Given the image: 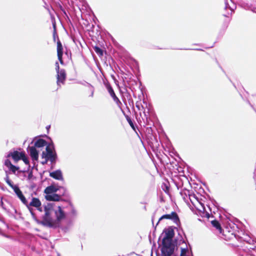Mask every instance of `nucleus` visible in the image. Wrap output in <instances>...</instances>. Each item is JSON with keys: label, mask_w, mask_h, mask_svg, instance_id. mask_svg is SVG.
<instances>
[{"label": "nucleus", "mask_w": 256, "mask_h": 256, "mask_svg": "<svg viewBox=\"0 0 256 256\" xmlns=\"http://www.w3.org/2000/svg\"><path fill=\"white\" fill-rule=\"evenodd\" d=\"M44 214L42 216V220L40 224L43 226L55 228L58 226V222L64 219L66 214L62 208L60 206L56 207L53 202H48L44 206Z\"/></svg>", "instance_id": "f257e3e1"}, {"label": "nucleus", "mask_w": 256, "mask_h": 256, "mask_svg": "<svg viewBox=\"0 0 256 256\" xmlns=\"http://www.w3.org/2000/svg\"><path fill=\"white\" fill-rule=\"evenodd\" d=\"M42 158H46L52 164L56 163L58 156L53 144H49L46 146V152L42 153Z\"/></svg>", "instance_id": "f03ea898"}, {"label": "nucleus", "mask_w": 256, "mask_h": 256, "mask_svg": "<svg viewBox=\"0 0 256 256\" xmlns=\"http://www.w3.org/2000/svg\"><path fill=\"white\" fill-rule=\"evenodd\" d=\"M174 245L172 241L168 240H162V247L161 249L162 256H171L174 252Z\"/></svg>", "instance_id": "7ed1b4c3"}, {"label": "nucleus", "mask_w": 256, "mask_h": 256, "mask_svg": "<svg viewBox=\"0 0 256 256\" xmlns=\"http://www.w3.org/2000/svg\"><path fill=\"white\" fill-rule=\"evenodd\" d=\"M188 200H190L192 204L198 210L202 211L204 212L206 211L204 204L198 200V198H196L194 194H191L189 196Z\"/></svg>", "instance_id": "20e7f679"}, {"label": "nucleus", "mask_w": 256, "mask_h": 256, "mask_svg": "<svg viewBox=\"0 0 256 256\" xmlns=\"http://www.w3.org/2000/svg\"><path fill=\"white\" fill-rule=\"evenodd\" d=\"M166 219L170 220L173 221V222L176 224H178L180 222V219L178 216V214L175 212H172L170 214H166L162 215L158 220L156 225L158 224V223L162 220Z\"/></svg>", "instance_id": "39448f33"}, {"label": "nucleus", "mask_w": 256, "mask_h": 256, "mask_svg": "<svg viewBox=\"0 0 256 256\" xmlns=\"http://www.w3.org/2000/svg\"><path fill=\"white\" fill-rule=\"evenodd\" d=\"M66 77V72L64 69H61L60 71L56 72V84L58 87L61 86V84H64Z\"/></svg>", "instance_id": "423d86ee"}, {"label": "nucleus", "mask_w": 256, "mask_h": 256, "mask_svg": "<svg viewBox=\"0 0 256 256\" xmlns=\"http://www.w3.org/2000/svg\"><path fill=\"white\" fill-rule=\"evenodd\" d=\"M29 206H32L36 208V209L40 212H42V203L40 200L36 198H32L31 202L28 204Z\"/></svg>", "instance_id": "0eeeda50"}, {"label": "nucleus", "mask_w": 256, "mask_h": 256, "mask_svg": "<svg viewBox=\"0 0 256 256\" xmlns=\"http://www.w3.org/2000/svg\"><path fill=\"white\" fill-rule=\"evenodd\" d=\"M57 54L60 63L62 64H64V61L62 60L63 48L59 40H58L57 42Z\"/></svg>", "instance_id": "6e6552de"}, {"label": "nucleus", "mask_w": 256, "mask_h": 256, "mask_svg": "<svg viewBox=\"0 0 256 256\" xmlns=\"http://www.w3.org/2000/svg\"><path fill=\"white\" fill-rule=\"evenodd\" d=\"M14 191L21 202L24 204H27L28 201L18 186H14Z\"/></svg>", "instance_id": "1a4fd4ad"}, {"label": "nucleus", "mask_w": 256, "mask_h": 256, "mask_svg": "<svg viewBox=\"0 0 256 256\" xmlns=\"http://www.w3.org/2000/svg\"><path fill=\"white\" fill-rule=\"evenodd\" d=\"M164 232L165 234L162 240H166L170 241H172V238L174 234V230L172 228H168V229L165 230Z\"/></svg>", "instance_id": "9d476101"}, {"label": "nucleus", "mask_w": 256, "mask_h": 256, "mask_svg": "<svg viewBox=\"0 0 256 256\" xmlns=\"http://www.w3.org/2000/svg\"><path fill=\"white\" fill-rule=\"evenodd\" d=\"M28 152L33 160H37L38 158V152L35 146H28Z\"/></svg>", "instance_id": "9b49d317"}, {"label": "nucleus", "mask_w": 256, "mask_h": 256, "mask_svg": "<svg viewBox=\"0 0 256 256\" xmlns=\"http://www.w3.org/2000/svg\"><path fill=\"white\" fill-rule=\"evenodd\" d=\"M238 5L245 10H251L254 12L256 13V8L254 7L252 4L243 1L240 2Z\"/></svg>", "instance_id": "f8f14e48"}, {"label": "nucleus", "mask_w": 256, "mask_h": 256, "mask_svg": "<svg viewBox=\"0 0 256 256\" xmlns=\"http://www.w3.org/2000/svg\"><path fill=\"white\" fill-rule=\"evenodd\" d=\"M24 156V152H18V151H14V152H10L8 153V154L7 155V157L9 158L10 156H12V158L15 161L17 162L20 160V158H22V156Z\"/></svg>", "instance_id": "ddd939ff"}, {"label": "nucleus", "mask_w": 256, "mask_h": 256, "mask_svg": "<svg viewBox=\"0 0 256 256\" xmlns=\"http://www.w3.org/2000/svg\"><path fill=\"white\" fill-rule=\"evenodd\" d=\"M78 84H81L85 86H86L88 88V91L90 92V94L89 96L90 98H93L94 95V86H92L90 84L86 82V81H80L78 82Z\"/></svg>", "instance_id": "4468645a"}, {"label": "nucleus", "mask_w": 256, "mask_h": 256, "mask_svg": "<svg viewBox=\"0 0 256 256\" xmlns=\"http://www.w3.org/2000/svg\"><path fill=\"white\" fill-rule=\"evenodd\" d=\"M68 209L70 211L67 214L68 217L70 220L75 218L77 216V212L74 206L71 204H69Z\"/></svg>", "instance_id": "2eb2a0df"}, {"label": "nucleus", "mask_w": 256, "mask_h": 256, "mask_svg": "<svg viewBox=\"0 0 256 256\" xmlns=\"http://www.w3.org/2000/svg\"><path fill=\"white\" fill-rule=\"evenodd\" d=\"M106 88L108 93L110 94V96H111V97L113 99L114 101H114H118V98L116 95L115 92H114L112 88L110 86V84H108V83L106 84Z\"/></svg>", "instance_id": "dca6fc26"}, {"label": "nucleus", "mask_w": 256, "mask_h": 256, "mask_svg": "<svg viewBox=\"0 0 256 256\" xmlns=\"http://www.w3.org/2000/svg\"><path fill=\"white\" fill-rule=\"evenodd\" d=\"M50 176L52 178L58 180H61L63 178L62 172L61 170H59L50 172Z\"/></svg>", "instance_id": "f3484780"}, {"label": "nucleus", "mask_w": 256, "mask_h": 256, "mask_svg": "<svg viewBox=\"0 0 256 256\" xmlns=\"http://www.w3.org/2000/svg\"><path fill=\"white\" fill-rule=\"evenodd\" d=\"M45 198L47 200L58 202L60 200V196L56 194H46Z\"/></svg>", "instance_id": "a211bd4d"}, {"label": "nucleus", "mask_w": 256, "mask_h": 256, "mask_svg": "<svg viewBox=\"0 0 256 256\" xmlns=\"http://www.w3.org/2000/svg\"><path fill=\"white\" fill-rule=\"evenodd\" d=\"M180 194L184 200L186 202L188 203V198H189V196L191 194L190 191L186 189H184L180 192Z\"/></svg>", "instance_id": "6ab92c4d"}, {"label": "nucleus", "mask_w": 256, "mask_h": 256, "mask_svg": "<svg viewBox=\"0 0 256 256\" xmlns=\"http://www.w3.org/2000/svg\"><path fill=\"white\" fill-rule=\"evenodd\" d=\"M48 145V142L46 140L40 138L35 142L34 146L36 148H42L44 146H46Z\"/></svg>", "instance_id": "aec40b11"}, {"label": "nucleus", "mask_w": 256, "mask_h": 256, "mask_svg": "<svg viewBox=\"0 0 256 256\" xmlns=\"http://www.w3.org/2000/svg\"><path fill=\"white\" fill-rule=\"evenodd\" d=\"M230 0L232 2V0ZM224 4H225L224 8L226 10L229 8L232 12L231 14H232V12H234V10L236 9V5L234 4H233V5L232 6H230L228 4V0H224Z\"/></svg>", "instance_id": "412c9836"}, {"label": "nucleus", "mask_w": 256, "mask_h": 256, "mask_svg": "<svg viewBox=\"0 0 256 256\" xmlns=\"http://www.w3.org/2000/svg\"><path fill=\"white\" fill-rule=\"evenodd\" d=\"M56 191L57 189L55 186H50L46 188L44 190V193H46V194H54V192H56Z\"/></svg>", "instance_id": "4be33fe9"}, {"label": "nucleus", "mask_w": 256, "mask_h": 256, "mask_svg": "<svg viewBox=\"0 0 256 256\" xmlns=\"http://www.w3.org/2000/svg\"><path fill=\"white\" fill-rule=\"evenodd\" d=\"M211 223H212V226H214V228H216L217 230H222L221 226H220L219 222L218 220H212Z\"/></svg>", "instance_id": "5701e85b"}, {"label": "nucleus", "mask_w": 256, "mask_h": 256, "mask_svg": "<svg viewBox=\"0 0 256 256\" xmlns=\"http://www.w3.org/2000/svg\"><path fill=\"white\" fill-rule=\"evenodd\" d=\"M94 50L99 56H103V50L98 46H95Z\"/></svg>", "instance_id": "b1692460"}, {"label": "nucleus", "mask_w": 256, "mask_h": 256, "mask_svg": "<svg viewBox=\"0 0 256 256\" xmlns=\"http://www.w3.org/2000/svg\"><path fill=\"white\" fill-rule=\"evenodd\" d=\"M5 180L6 182L8 184V186H10L13 190L14 186H18L16 185H14L12 182L9 179L8 176H7L5 178Z\"/></svg>", "instance_id": "393cba45"}, {"label": "nucleus", "mask_w": 256, "mask_h": 256, "mask_svg": "<svg viewBox=\"0 0 256 256\" xmlns=\"http://www.w3.org/2000/svg\"><path fill=\"white\" fill-rule=\"evenodd\" d=\"M26 207L28 208V210H29L33 218H35L36 217V216H35V214L34 213V212H33V209L32 208V206H29V204H28V202H27V204H25Z\"/></svg>", "instance_id": "a878e982"}, {"label": "nucleus", "mask_w": 256, "mask_h": 256, "mask_svg": "<svg viewBox=\"0 0 256 256\" xmlns=\"http://www.w3.org/2000/svg\"><path fill=\"white\" fill-rule=\"evenodd\" d=\"M140 115L142 117V118L144 120V119H146V120H148V112H146L145 110H144V111L143 112V116H142V114H140Z\"/></svg>", "instance_id": "bb28decb"}, {"label": "nucleus", "mask_w": 256, "mask_h": 256, "mask_svg": "<svg viewBox=\"0 0 256 256\" xmlns=\"http://www.w3.org/2000/svg\"><path fill=\"white\" fill-rule=\"evenodd\" d=\"M20 160H22L26 164H29V160H28V159L27 158V157L25 156L24 154V156H22V158H20Z\"/></svg>", "instance_id": "cd10ccee"}, {"label": "nucleus", "mask_w": 256, "mask_h": 256, "mask_svg": "<svg viewBox=\"0 0 256 256\" xmlns=\"http://www.w3.org/2000/svg\"><path fill=\"white\" fill-rule=\"evenodd\" d=\"M126 120L128 121V124H130V125L132 128H134V124L131 120V118L128 117V116H126Z\"/></svg>", "instance_id": "c85d7f7f"}, {"label": "nucleus", "mask_w": 256, "mask_h": 256, "mask_svg": "<svg viewBox=\"0 0 256 256\" xmlns=\"http://www.w3.org/2000/svg\"><path fill=\"white\" fill-rule=\"evenodd\" d=\"M12 164L10 161L8 159H6L4 161V165L7 166L8 168L11 166Z\"/></svg>", "instance_id": "c756f323"}, {"label": "nucleus", "mask_w": 256, "mask_h": 256, "mask_svg": "<svg viewBox=\"0 0 256 256\" xmlns=\"http://www.w3.org/2000/svg\"><path fill=\"white\" fill-rule=\"evenodd\" d=\"M8 168L14 172H15L16 171L18 170V168L13 164H12L11 166Z\"/></svg>", "instance_id": "7c9ffc66"}, {"label": "nucleus", "mask_w": 256, "mask_h": 256, "mask_svg": "<svg viewBox=\"0 0 256 256\" xmlns=\"http://www.w3.org/2000/svg\"><path fill=\"white\" fill-rule=\"evenodd\" d=\"M0 206H1L4 210H6V207L4 204V202L2 201V197L0 198Z\"/></svg>", "instance_id": "2f4dec72"}, {"label": "nucleus", "mask_w": 256, "mask_h": 256, "mask_svg": "<svg viewBox=\"0 0 256 256\" xmlns=\"http://www.w3.org/2000/svg\"><path fill=\"white\" fill-rule=\"evenodd\" d=\"M56 72H59L60 71V70L59 64H58V62H56Z\"/></svg>", "instance_id": "473e14b6"}, {"label": "nucleus", "mask_w": 256, "mask_h": 256, "mask_svg": "<svg viewBox=\"0 0 256 256\" xmlns=\"http://www.w3.org/2000/svg\"><path fill=\"white\" fill-rule=\"evenodd\" d=\"M52 27L54 28V32H56V22L54 20H52Z\"/></svg>", "instance_id": "72a5a7b5"}, {"label": "nucleus", "mask_w": 256, "mask_h": 256, "mask_svg": "<svg viewBox=\"0 0 256 256\" xmlns=\"http://www.w3.org/2000/svg\"><path fill=\"white\" fill-rule=\"evenodd\" d=\"M114 102L116 103V105L119 107L120 108H121V106L122 105V103L120 100L119 99H118V101H114Z\"/></svg>", "instance_id": "f704fd0d"}, {"label": "nucleus", "mask_w": 256, "mask_h": 256, "mask_svg": "<svg viewBox=\"0 0 256 256\" xmlns=\"http://www.w3.org/2000/svg\"><path fill=\"white\" fill-rule=\"evenodd\" d=\"M56 38H57L58 40V36L56 34V32H53V39L54 42L56 41Z\"/></svg>", "instance_id": "c9c22d12"}, {"label": "nucleus", "mask_w": 256, "mask_h": 256, "mask_svg": "<svg viewBox=\"0 0 256 256\" xmlns=\"http://www.w3.org/2000/svg\"><path fill=\"white\" fill-rule=\"evenodd\" d=\"M239 256H254L252 254H249L248 253L244 252L242 254H240Z\"/></svg>", "instance_id": "e433bc0d"}, {"label": "nucleus", "mask_w": 256, "mask_h": 256, "mask_svg": "<svg viewBox=\"0 0 256 256\" xmlns=\"http://www.w3.org/2000/svg\"><path fill=\"white\" fill-rule=\"evenodd\" d=\"M44 158L45 159V160H44V161H42V164L43 165L46 164L47 163V162L49 160H47V158Z\"/></svg>", "instance_id": "4c0bfd02"}, {"label": "nucleus", "mask_w": 256, "mask_h": 256, "mask_svg": "<svg viewBox=\"0 0 256 256\" xmlns=\"http://www.w3.org/2000/svg\"><path fill=\"white\" fill-rule=\"evenodd\" d=\"M136 107L139 110H140V105L138 104H136Z\"/></svg>", "instance_id": "58836bf2"}, {"label": "nucleus", "mask_w": 256, "mask_h": 256, "mask_svg": "<svg viewBox=\"0 0 256 256\" xmlns=\"http://www.w3.org/2000/svg\"><path fill=\"white\" fill-rule=\"evenodd\" d=\"M206 216L207 218H209L210 214L208 212H206Z\"/></svg>", "instance_id": "ea45409f"}, {"label": "nucleus", "mask_w": 256, "mask_h": 256, "mask_svg": "<svg viewBox=\"0 0 256 256\" xmlns=\"http://www.w3.org/2000/svg\"><path fill=\"white\" fill-rule=\"evenodd\" d=\"M196 50H202V49H200V48L196 49Z\"/></svg>", "instance_id": "a19ab883"}]
</instances>
